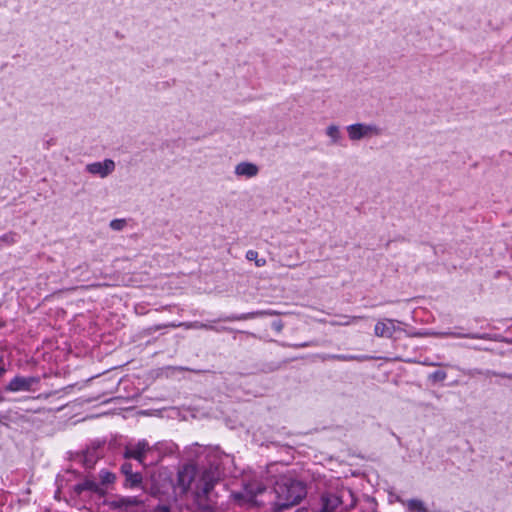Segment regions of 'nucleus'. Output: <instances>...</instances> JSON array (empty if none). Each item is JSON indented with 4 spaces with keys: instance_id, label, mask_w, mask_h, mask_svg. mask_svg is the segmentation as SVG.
Masks as SVG:
<instances>
[{
    "instance_id": "1",
    "label": "nucleus",
    "mask_w": 512,
    "mask_h": 512,
    "mask_svg": "<svg viewBox=\"0 0 512 512\" xmlns=\"http://www.w3.org/2000/svg\"><path fill=\"white\" fill-rule=\"evenodd\" d=\"M221 476L219 464L214 460L208 467L198 468L193 464L184 466L178 473V481L184 491L194 490L196 496L208 497Z\"/></svg>"
},
{
    "instance_id": "2",
    "label": "nucleus",
    "mask_w": 512,
    "mask_h": 512,
    "mask_svg": "<svg viewBox=\"0 0 512 512\" xmlns=\"http://www.w3.org/2000/svg\"><path fill=\"white\" fill-rule=\"evenodd\" d=\"M274 491L277 497L275 512H282L298 504L306 495V488L303 483L291 478H281L277 481Z\"/></svg>"
},
{
    "instance_id": "3",
    "label": "nucleus",
    "mask_w": 512,
    "mask_h": 512,
    "mask_svg": "<svg viewBox=\"0 0 512 512\" xmlns=\"http://www.w3.org/2000/svg\"><path fill=\"white\" fill-rule=\"evenodd\" d=\"M165 443L157 442L154 445H150L147 440L142 439L136 443H129L125 446L124 457L126 459H135L140 463H144L146 455L153 453L154 451L161 452L162 450L172 451V445L169 447Z\"/></svg>"
},
{
    "instance_id": "4",
    "label": "nucleus",
    "mask_w": 512,
    "mask_h": 512,
    "mask_svg": "<svg viewBox=\"0 0 512 512\" xmlns=\"http://www.w3.org/2000/svg\"><path fill=\"white\" fill-rule=\"evenodd\" d=\"M346 130L351 141H360L383 134V129L374 123H355L347 126Z\"/></svg>"
},
{
    "instance_id": "5",
    "label": "nucleus",
    "mask_w": 512,
    "mask_h": 512,
    "mask_svg": "<svg viewBox=\"0 0 512 512\" xmlns=\"http://www.w3.org/2000/svg\"><path fill=\"white\" fill-rule=\"evenodd\" d=\"M40 379L38 377L30 376H15L9 384L6 386V391L9 392H20V391H32L33 386L39 384Z\"/></svg>"
},
{
    "instance_id": "6",
    "label": "nucleus",
    "mask_w": 512,
    "mask_h": 512,
    "mask_svg": "<svg viewBox=\"0 0 512 512\" xmlns=\"http://www.w3.org/2000/svg\"><path fill=\"white\" fill-rule=\"evenodd\" d=\"M415 336H432L437 338H467V339H489L487 334H478V333H464V332H456V331H429L424 333H416Z\"/></svg>"
},
{
    "instance_id": "7",
    "label": "nucleus",
    "mask_w": 512,
    "mask_h": 512,
    "mask_svg": "<svg viewBox=\"0 0 512 512\" xmlns=\"http://www.w3.org/2000/svg\"><path fill=\"white\" fill-rule=\"evenodd\" d=\"M85 170L92 175L106 178L115 170V162L112 159H105L102 162L89 163Z\"/></svg>"
},
{
    "instance_id": "8",
    "label": "nucleus",
    "mask_w": 512,
    "mask_h": 512,
    "mask_svg": "<svg viewBox=\"0 0 512 512\" xmlns=\"http://www.w3.org/2000/svg\"><path fill=\"white\" fill-rule=\"evenodd\" d=\"M396 323H398V321L389 318L379 320L374 327L375 336L381 338H392L394 333L400 330Z\"/></svg>"
},
{
    "instance_id": "9",
    "label": "nucleus",
    "mask_w": 512,
    "mask_h": 512,
    "mask_svg": "<svg viewBox=\"0 0 512 512\" xmlns=\"http://www.w3.org/2000/svg\"><path fill=\"white\" fill-rule=\"evenodd\" d=\"M264 490H265V487L261 483H259L257 481H252V482L245 484L243 494L242 493L234 494V497L237 500L245 499L248 502H253L255 497L257 495L263 493Z\"/></svg>"
},
{
    "instance_id": "10",
    "label": "nucleus",
    "mask_w": 512,
    "mask_h": 512,
    "mask_svg": "<svg viewBox=\"0 0 512 512\" xmlns=\"http://www.w3.org/2000/svg\"><path fill=\"white\" fill-rule=\"evenodd\" d=\"M278 313L273 310H261V311H254V312H248L240 315H229V316H223L219 318V321H226V322H233V321H242V320H248L253 319L257 317H263V316H273L277 315Z\"/></svg>"
},
{
    "instance_id": "11",
    "label": "nucleus",
    "mask_w": 512,
    "mask_h": 512,
    "mask_svg": "<svg viewBox=\"0 0 512 512\" xmlns=\"http://www.w3.org/2000/svg\"><path fill=\"white\" fill-rule=\"evenodd\" d=\"M234 173L238 177L250 179L258 175L259 167L252 162L243 161L235 166Z\"/></svg>"
},
{
    "instance_id": "12",
    "label": "nucleus",
    "mask_w": 512,
    "mask_h": 512,
    "mask_svg": "<svg viewBox=\"0 0 512 512\" xmlns=\"http://www.w3.org/2000/svg\"><path fill=\"white\" fill-rule=\"evenodd\" d=\"M111 504L115 508H121V509L123 508V509L127 510L131 507L139 506L140 504H142V500L136 496L118 497V498L114 499L111 502Z\"/></svg>"
},
{
    "instance_id": "13",
    "label": "nucleus",
    "mask_w": 512,
    "mask_h": 512,
    "mask_svg": "<svg viewBox=\"0 0 512 512\" xmlns=\"http://www.w3.org/2000/svg\"><path fill=\"white\" fill-rule=\"evenodd\" d=\"M323 360H337V361H358L363 362L370 360L371 357L367 355H349V354H326L322 356Z\"/></svg>"
},
{
    "instance_id": "14",
    "label": "nucleus",
    "mask_w": 512,
    "mask_h": 512,
    "mask_svg": "<svg viewBox=\"0 0 512 512\" xmlns=\"http://www.w3.org/2000/svg\"><path fill=\"white\" fill-rule=\"evenodd\" d=\"M186 453L188 456L199 458L201 455H210L211 453L216 454V451L210 447H202L198 443H194L190 447L187 448Z\"/></svg>"
},
{
    "instance_id": "15",
    "label": "nucleus",
    "mask_w": 512,
    "mask_h": 512,
    "mask_svg": "<svg viewBox=\"0 0 512 512\" xmlns=\"http://www.w3.org/2000/svg\"><path fill=\"white\" fill-rule=\"evenodd\" d=\"M362 319H365V316L341 315L339 316V320L330 321L329 323L332 326H349L356 324L358 321Z\"/></svg>"
},
{
    "instance_id": "16",
    "label": "nucleus",
    "mask_w": 512,
    "mask_h": 512,
    "mask_svg": "<svg viewBox=\"0 0 512 512\" xmlns=\"http://www.w3.org/2000/svg\"><path fill=\"white\" fill-rule=\"evenodd\" d=\"M99 485L97 482L85 479L82 483H79L75 487V491L77 493H81L83 491H92V492H99Z\"/></svg>"
},
{
    "instance_id": "17",
    "label": "nucleus",
    "mask_w": 512,
    "mask_h": 512,
    "mask_svg": "<svg viewBox=\"0 0 512 512\" xmlns=\"http://www.w3.org/2000/svg\"><path fill=\"white\" fill-rule=\"evenodd\" d=\"M326 135L330 138L331 144H338L341 140L340 129L335 124H331L326 128Z\"/></svg>"
},
{
    "instance_id": "18",
    "label": "nucleus",
    "mask_w": 512,
    "mask_h": 512,
    "mask_svg": "<svg viewBox=\"0 0 512 512\" xmlns=\"http://www.w3.org/2000/svg\"><path fill=\"white\" fill-rule=\"evenodd\" d=\"M125 487L127 488H135L138 487L142 482V475L138 472H133L127 476H125Z\"/></svg>"
},
{
    "instance_id": "19",
    "label": "nucleus",
    "mask_w": 512,
    "mask_h": 512,
    "mask_svg": "<svg viewBox=\"0 0 512 512\" xmlns=\"http://www.w3.org/2000/svg\"><path fill=\"white\" fill-rule=\"evenodd\" d=\"M18 235L15 232H8L0 236V249L11 246L17 242Z\"/></svg>"
},
{
    "instance_id": "20",
    "label": "nucleus",
    "mask_w": 512,
    "mask_h": 512,
    "mask_svg": "<svg viewBox=\"0 0 512 512\" xmlns=\"http://www.w3.org/2000/svg\"><path fill=\"white\" fill-rule=\"evenodd\" d=\"M163 327H172V328L184 327L185 329H203L204 326H203L202 322L195 321V322L179 323V324L170 323L167 325H163ZM160 328H162V326L156 327V330H159Z\"/></svg>"
},
{
    "instance_id": "21",
    "label": "nucleus",
    "mask_w": 512,
    "mask_h": 512,
    "mask_svg": "<svg viewBox=\"0 0 512 512\" xmlns=\"http://www.w3.org/2000/svg\"><path fill=\"white\" fill-rule=\"evenodd\" d=\"M406 505L410 512H427V508L421 500L410 499L407 501Z\"/></svg>"
},
{
    "instance_id": "22",
    "label": "nucleus",
    "mask_w": 512,
    "mask_h": 512,
    "mask_svg": "<svg viewBox=\"0 0 512 512\" xmlns=\"http://www.w3.org/2000/svg\"><path fill=\"white\" fill-rule=\"evenodd\" d=\"M246 259L249 261H254L257 267H263L266 265V259L258 258V252L255 250H248L246 252Z\"/></svg>"
},
{
    "instance_id": "23",
    "label": "nucleus",
    "mask_w": 512,
    "mask_h": 512,
    "mask_svg": "<svg viewBox=\"0 0 512 512\" xmlns=\"http://www.w3.org/2000/svg\"><path fill=\"white\" fill-rule=\"evenodd\" d=\"M99 478L103 485H108V484H112L115 481L116 476H115V474H113L107 470H101L99 472Z\"/></svg>"
},
{
    "instance_id": "24",
    "label": "nucleus",
    "mask_w": 512,
    "mask_h": 512,
    "mask_svg": "<svg viewBox=\"0 0 512 512\" xmlns=\"http://www.w3.org/2000/svg\"><path fill=\"white\" fill-rule=\"evenodd\" d=\"M109 226L114 231H121L126 226V220L125 219H113L110 222Z\"/></svg>"
},
{
    "instance_id": "25",
    "label": "nucleus",
    "mask_w": 512,
    "mask_h": 512,
    "mask_svg": "<svg viewBox=\"0 0 512 512\" xmlns=\"http://www.w3.org/2000/svg\"><path fill=\"white\" fill-rule=\"evenodd\" d=\"M429 378L434 382H442L447 378V373L443 370L434 371Z\"/></svg>"
},
{
    "instance_id": "26",
    "label": "nucleus",
    "mask_w": 512,
    "mask_h": 512,
    "mask_svg": "<svg viewBox=\"0 0 512 512\" xmlns=\"http://www.w3.org/2000/svg\"><path fill=\"white\" fill-rule=\"evenodd\" d=\"M121 472H122L125 476H127V475H129V474L133 473V471H132V465H131L130 463H128V462L123 463V464H122V466H121Z\"/></svg>"
},
{
    "instance_id": "27",
    "label": "nucleus",
    "mask_w": 512,
    "mask_h": 512,
    "mask_svg": "<svg viewBox=\"0 0 512 512\" xmlns=\"http://www.w3.org/2000/svg\"><path fill=\"white\" fill-rule=\"evenodd\" d=\"M283 326H284V325H283V323H282L280 320H278V321H274V322L272 323V328H273L275 331H277V332L282 331Z\"/></svg>"
},
{
    "instance_id": "28",
    "label": "nucleus",
    "mask_w": 512,
    "mask_h": 512,
    "mask_svg": "<svg viewBox=\"0 0 512 512\" xmlns=\"http://www.w3.org/2000/svg\"><path fill=\"white\" fill-rule=\"evenodd\" d=\"M153 512H170V507L167 505H158L154 508Z\"/></svg>"
},
{
    "instance_id": "29",
    "label": "nucleus",
    "mask_w": 512,
    "mask_h": 512,
    "mask_svg": "<svg viewBox=\"0 0 512 512\" xmlns=\"http://www.w3.org/2000/svg\"><path fill=\"white\" fill-rule=\"evenodd\" d=\"M203 329H206V330H214V331H217L219 332L220 329L216 328L215 326H213L212 324H209V323H203Z\"/></svg>"
},
{
    "instance_id": "30",
    "label": "nucleus",
    "mask_w": 512,
    "mask_h": 512,
    "mask_svg": "<svg viewBox=\"0 0 512 512\" xmlns=\"http://www.w3.org/2000/svg\"><path fill=\"white\" fill-rule=\"evenodd\" d=\"M290 347H293V348H303V347H308L310 346V343L308 342H305V343H301V344H294V345H289Z\"/></svg>"
},
{
    "instance_id": "31",
    "label": "nucleus",
    "mask_w": 512,
    "mask_h": 512,
    "mask_svg": "<svg viewBox=\"0 0 512 512\" xmlns=\"http://www.w3.org/2000/svg\"><path fill=\"white\" fill-rule=\"evenodd\" d=\"M421 364L425 365V366H436V365H438L437 363L430 362L428 359H425L424 361H422Z\"/></svg>"
},
{
    "instance_id": "32",
    "label": "nucleus",
    "mask_w": 512,
    "mask_h": 512,
    "mask_svg": "<svg viewBox=\"0 0 512 512\" xmlns=\"http://www.w3.org/2000/svg\"><path fill=\"white\" fill-rule=\"evenodd\" d=\"M5 368L4 367H0V376H2L4 373H5Z\"/></svg>"
}]
</instances>
